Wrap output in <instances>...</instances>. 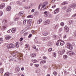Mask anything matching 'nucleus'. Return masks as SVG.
Instances as JSON below:
<instances>
[{
	"instance_id": "nucleus-15",
	"label": "nucleus",
	"mask_w": 76,
	"mask_h": 76,
	"mask_svg": "<svg viewBox=\"0 0 76 76\" xmlns=\"http://www.w3.org/2000/svg\"><path fill=\"white\" fill-rule=\"evenodd\" d=\"M12 33H15L16 32V28H13L11 31Z\"/></svg>"
},
{
	"instance_id": "nucleus-17",
	"label": "nucleus",
	"mask_w": 76,
	"mask_h": 76,
	"mask_svg": "<svg viewBox=\"0 0 76 76\" xmlns=\"http://www.w3.org/2000/svg\"><path fill=\"white\" fill-rule=\"evenodd\" d=\"M65 43V42H64L63 41H61V40H60V45L61 46H63V45H64Z\"/></svg>"
},
{
	"instance_id": "nucleus-39",
	"label": "nucleus",
	"mask_w": 76,
	"mask_h": 76,
	"mask_svg": "<svg viewBox=\"0 0 76 76\" xmlns=\"http://www.w3.org/2000/svg\"><path fill=\"white\" fill-rule=\"evenodd\" d=\"M43 4L45 6H47V4H48V2H45L43 3Z\"/></svg>"
},
{
	"instance_id": "nucleus-3",
	"label": "nucleus",
	"mask_w": 76,
	"mask_h": 76,
	"mask_svg": "<svg viewBox=\"0 0 76 76\" xmlns=\"http://www.w3.org/2000/svg\"><path fill=\"white\" fill-rule=\"evenodd\" d=\"M67 54L68 56H73V55H75V53L72 51H70L67 52Z\"/></svg>"
},
{
	"instance_id": "nucleus-42",
	"label": "nucleus",
	"mask_w": 76,
	"mask_h": 76,
	"mask_svg": "<svg viewBox=\"0 0 76 76\" xmlns=\"http://www.w3.org/2000/svg\"><path fill=\"white\" fill-rule=\"evenodd\" d=\"M58 19V17H56L55 18V20H57Z\"/></svg>"
},
{
	"instance_id": "nucleus-38",
	"label": "nucleus",
	"mask_w": 76,
	"mask_h": 76,
	"mask_svg": "<svg viewBox=\"0 0 76 76\" xmlns=\"http://www.w3.org/2000/svg\"><path fill=\"white\" fill-rule=\"evenodd\" d=\"M17 3L18 4H22V2L19 1H17Z\"/></svg>"
},
{
	"instance_id": "nucleus-43",
	"label": "nucleus",
	"mask_w": 76,
	"mask_h": 76,
	"mask_svg": "<svg viewBox=\"0 0 76 76\" xmlns=\"http://www.w3.org/2000/svg\"><path fill=\"white\" fill-rule=\"evenodd\" d=\"M73 22L72 20H70L69 21V23H73Z\"/></svg>"
},
{
	"instance_id": "nucleus-19",
	"label": "nucleus",
	"mask_w": 76,
	"mask_h": 76,
	"mask_svg": "<svg viewBox=\"0 0 76 76\" xmlns=\"http://www.w3.org/2000/svg\"><path fill=\"white\" fill-rule=\"evenodd\" d=\"M31 57L34 58L36 56V54L35 53H33L31 55Z\"/></svg>"
},
{
	"instance_id": "nucleus-61",
	"label": "nucleus",
	"mask_w": 76,
	"mask_h": 76,
	"mask_svg": "<svg viewBox=\"0 0 76 76\" xmlns=\"http://www.w3.org/2000/svg\"><path fill=\"white\" fill-rule=\"evenodd\" d=\"M33 48H34V49H35V48H36V46H33Z\"/></svg>"
},
{
	"instance_id": "nucleus-28",
	"label": "nucleus",
	"mask_w": 76,
	"mask_h": 76,
	"mask_svg": "<svg viewBox=\"0 0 76 76\" xmlns=\"http://www.w3.org/2000/svg\"><path fill=\"white\" fill-rule=\"evenodd\" d=\"M6 26H2V27L1 29L3 31H4V30H5V29H6Z\"/></svg>"
},
{
	"instance_id": "nucleus-51",
	"label": "nucleus",
	"mask_w": 76,
	"mask_h": 76,
	"mask_svg": "<svg viewBox=\"0 0 76 76\" xmlns=\"http://www.w3.org/2000/svg\"><path fill=\"white\" fill-rule=\"evenodd\" d=\"M66 36L67 35H66L64 34L63 36V38H66Z\"/></svg>"
},
{
	"instance_id": "nucleus-1",
	"label": "nucleus",
	"mask_w": 76,
	"mask_h": 76,
	"mask_svg": "<svg viewBox=\"0 0 76 76\" xmlns=\"http://www.w3.org/2000/svg\"><path fill=\"white\" fill-rule=\"evenodd\" d=\"M66 47L70 50H72L73 49V47L72 45L71 44L69 43H68L66 45Z\"/></svg>"
},
{
	"instance_id": "nucleus-11",
	"label": "nucleus",
	"mask_w": 76,
	"mask_h": 76,
	"mask_svg": "<svg viewBox=\"0 0 76 76\" xmlns=\"http://www.w3.org/2000/svg\"><path fill=\"white\" fill-rule=\"evenodd\" d=\"M4 6H5V4H2L0 5V9H3L4 7Z\"/></svg>"
},
{
	"instance_id": "nucleus-21",
	"label": "nucleus",
	"mask_w": 76,
	"mask_h": 76,
	"mask_svg": "<svg viewBox=\"0 0 76 76\" xmlns=\"http://www.w3.org/2000/svg\"><path fill=\"white\" fill-rule=\"evenodd\" d=\"M51 16V15L50 14V13H47L45 15V16L47 17H50Z\"/></svg>"
},
{
	"instance_id": "nucleus-27",
	"label": "nucleus",
	"mask_w": 76,
	"mask_h": 76,
	"mask_svg": "<svg viewBox=\"0 0 76 76\" xmlns=\"http://www.w3.org/2000/svg\"><path fill=\"white\" fill-rule=\"evenodd\" d=\"M29 47V45L28 44H26L25 45V48H28Z\"/></svg>"
},
{
	"instance_id": "nucleus-53",
	"label": "nucleus",
	"mask_w": 76,
	"mask_h": 76,
	"mask_svg": "<svg viewBox=\"0 0 76 76\" xmlns=\"http://www.w3.org/2000/svg\"><path fill=\"white\" fill-rule=\"evenodd\" d=\"M43 67L44 68V69H46V68H47V66L46 65H44L43 66Z\"/></svg>"
},
{
	"instance_id": "nucleus-16",
	"label": "nucleus",
	"mask_w": 76,
	"mask_h": 76,
	"mask_svg": "<svg viewBox=\"0 0 76 76\" xmlns=\"http://www.w3.org/2000/svg\"><path fill=\"white\" fill-rule=\"evenodd\" d=\"M6 10L8 12H9V11H10V10H11V7L10 6L8 7L7 8H6Z\"/></svg>"
},
{
	"instance_id": "nucleus-7",
	"label": "nucleus",
	"mask_w": 76,
	"mask_h": 76,
	"mask_svg": "<svg viewBox=\"0 0 76 76\" xmlns=\"http://www.w3.org/2000/svg\"><path fill=\"white\" fill-rule=\"evenodd\" d=\"M49 23H50V21L49 20H48L45 22L44 25H48V24H49Z\"/></svg>"
},
{
	"instance_id": "nucleus-63",
	"label": "nucleus",
	"mask_w": 76,
	"mask_h": 76,
	"mask_svg": "<svg viewBox=\"0 0 76 76\" xmlns=\"http://www.w3.org/2000/svg\"><path fill=\"white\" fill-rule=\"evenodd\" d=\"M20 41H22V40H23V38H21L20 39Z\"/></svg>"
},
{
	"instance_id": "nucleus-54",
	"label": "nucleus",
	"mask_w": 76,
	"mask_h": 76,
	"mask_svg": "<svg viewBox=\"0 0 76 76\" xmlns=\"http://www.w3.org/2000/svg\"><path fill=\"white\" fill-rule=\"evenodd\" d=\"M21 1L22 2H26V0H21Z\"/></svg>"
},
{
	"instance_id": "nucleus-56",
	"label": "nucleus",
	"mask_w": 76,
	"mask_h": 76,
	"mask_svg": "<svg viewBox=\"0 0 76 76\" xmlns=\"http://www.w3.org/2000/svg\"><path fill=\"white\" fill-rule=\"evenodd\" d=\"M35 66L36 67H38L39 66V65L38 64H36L35 65Z\"/></svg>"
},
{
	"instance_id": "nucleus-34",
	"label": "nucleus",
	"mask_w": 76,
	"mask_h": 76,
	"mask_svg": "<svg viewBox=\"0 0 76 76\" xmlns=\"http://www.w3.org/2000/svg\"><path fill=\"white\" fill-rule=\"evenodd\" d=\"M31 61H33V63H37V60H36L32 59L31 60Z\"/></svg>"
},
{
	"instance_id": "nucleus-55",
	"label": "nucleus",
	"mask_w": 76,
	"mask_h": 76,
	"mask_svg": "<svg viewBox=\"0 0 76 76\" xmlns=\"http://www.w3.org/2000/svg\"><path fill=\"white\" fill-rule=\"evenodd\" d=\"M62 28H60L59 30V32H61V31H62Z\"/></svg>"
},
{
	"instance_id": "nucleus-44",
	"label": "nucleus",
	"mask_w": 76,
	"mask_h": 76,
	"mask_svg": "<svg viewBox=\"0 0 76 76\" xmlns=\"http://www.w3.org/2000/svg\"><path fill=\"white\" fill-rule=\"evenodd\" d=\"M19 17H17V18H15V20H18V19H19Z\"/></svg>"
},
{
	"instance_id": "nucleus-32",
	"label": "nucleus",
	"mask_w": 76,
	"mask_h": 76,
	"mask_svg": "<svg viewBox=\"0 0 76 76\" xmlns=\"http://www.w3.org/2000/svg\"><path fill=\"white\" fill-rule=\"evenodd\" d=\"M11 46L12 48H14L15 47V45L12 43H11Z\"/></svg>"
},
{
	"instance_id": "nucleus-25",
	"label": "nucleus",
	"mask_w": 76,
	"mask_h": 76,
	"mask_svg": "<svg viewBox=\"0 0 76 76\" xmlns=\"http://www.w3.org/2000/svg\"><path fill=\"white\" fill-rule=\"evenodd\" d=\"M10 75V73L9 72H6L4 74V76H9Z\"/></svg>"
},
{
	"instance_id": "nucleus-36",
	"label": "nucleus",
	"mask_w": 76,
	"mask_h": 76,
	"mask_svg": "<svg viewBox=\"0 0 76 76\" xmlns=\"http://www.w3.org/2000/svg\"><path fill=\"white\" fill-rule=\"evenodd\" d=\"M67 55H65L64 56L63 58L64 59H66V58H67Z\"/></svg>"
},
{
	"instance_id": "nucleus-8",
	"label": "nucleus",
	"mask_w": 76,
	"mask_h": 76,
	"mask_svg": "<svg viewBox=\"0 0 76 76\" xmlns=\"http://www.w3.org/2000/svg\"><path fill=\"white\" fill-rule=\"evenodd\" d=\"M64 29L66 32H69V28L67 26H65L64 27Z\"/></svg>"
},
{
	"instance_id": "nucleus-35",
	"label": "nucleus",
	"mask_w": 76,
	"mask_h": 76,
	"mask_svg": "<svg viewBox=\"0 0 76 76\" xmlns=\"http://www.w3.org/2000/svg\"><path fill=\"white\" fill-rule=\"evenodd\" d=\"M3 14V12L2 11H0V16H1Z\"/></svg>"
},
{
	"instance_id": "nucleus-50",
	"label": "nucleus",
	"mask_w": 76,
	"mask_h": 76,
	"mask_svg": "<svg viewBox=\"0 0 76 76\" xmlns=\"http://www.w3.org/2000/svg\"><path fill=\"white\" fill-rule=\"evenodd\" d=\"M16 71V72H19V68H17L16 70H15Z\"/></svg>"
},
{
	"instance_id": "nucleus-4",
	"label": "nucleus",
	"mask_w": 76,
	"mask_h": 76,
	"mask_svg": "<svg viewBox=\"0 0 76 76\" xmlns=\"http://www.w3.org/2000/svg\"><path fill=\"white\" fill-rule=\"evenodd\" d=\"M32 24V20L28 19L27 20V25H28V26H31Z\"/></svg>"
},
{
	"instance_id": "nucleus-24",
	"label": "nucleus",
	"mask_w": 76,
	"mask_h": 76,
	"mask_svg": "<svg viewBox=\"0 0 76 76\" xmlns=\"http://www.w3.org/2000/svg\"><path fill=\"white\" fill-rule=\"evenodd\" d=\"M68 3L69 2H66V1L64 2L63 3H62L61 4V5L63 6L64 5H65V4H68Z\"/></svg>"
},
{
	"instance_id": "nucleus-46",
	"label": "nucleus",
	"mask_w": 76,
	"mask_h": 76,
	"mask_svg": "<svg viewBox=\"0 0 76 76\" xmlns=\"http://www.w3.org/2000/svg\"><path fill=\"white\" fill-rule=\"evenodd\" d=\"M52 37L54 38V39H56V36L55 35H53L52 36Z\"/></svg>"
},
{
	"instance_id": "nucleus-47",
	"label": "nucleus",
	"mask_w": 76,
	"mask_h": 76,
	"mask_svg": "<svg viewBox=\"0 0 76 76\" xmlns=\"http://www.w3.org/2000/svg\"><path fill=\"white\" fill-rule=\"evenodd\" d=\"M52 51V48H50L48 49V51L49 52H51Z\"/></svg>"
},
{
	"instance_id": "nucleus-64",
	"label": "nucleus",
	"mask_w": 76,
	"mask_h": 76,
	"mask_svg": "<svg viewBox=\"0 0 76 76\" xmlns=\"http://www.w3.org/2000/svg\"><path fill=\"white\" fill-rule=\"evenodd\" d=\"M75 16H76V14H75L74 15H72V17H75Z\"/></svg>"
},
{
	"instance_id": "nucleus-57",
	"label": "nucleus",
	"mask_w": 76,
	"mask_h": 76,
	"mask_svg": "<svg viewBox=\"0 0 76 76\" xmlns=\"http://www.w3.org/2000/svg\"><path fill=\"white\" fill-rule=\"evenodd\" d=\"M66 9V7H64L63 8V9L64 10H65V9Z\"/></svg>"
},
{
	"instance_id": "nucleus-30",
	"label": "nucleus",
	"mask_w": 76,
	"mask_h": 76,
	"mask_svg": "<svg viewBox=\"0 0 76 76\" xmlns=\"http://www.w3.org/2000/svg\"><path fill=\"white\" fill-rule=\"evenodd\" d=\"M4 72V70L3 68H1L0 69V72L1 73H3Z\"/></svg>"
},
{
	"instance_id": "nucleus-45",
	"label": "nucleus",
	"mask_w": 76,
	"mask_h": 76,
	"mask_svg": "<svg viewBox=\"0 0 76 76\" xmlns=\"http://www.w3.org/2000/svg\"><path fill=\"white\" fill-rule=\"evenodd\" d=\"M53 74L55 76H56L57 75V72H56L55 71L54 72H53Z\"/></svg>"
},
{
	"instance_id": "nucleus-52",
	"label": "nucleus",
	"mask_w": 76,
	"mask_h": 76,
	"mask_svg": "<svg viewBox=\"0 0 76 76\" xmlns=\"http://www.w3.org/2000/svg\"><path fill=\"white\" fill-rule=\"evenodd\" d=\"M56 53H54L53 54V56L54 57H56Z\"/></svg>"
},
{
	"instance_id": "nucleus-14",
	"label": "nucleus",
	"mask_w": 76,
	"mask_h": 76,
	"mask_svg": "<svg viewBox=\"0 0 76 76\" xmlns=\"http://www.w3.org/2000/svg\"><path fill=\"white\" fill-rule=\"evenodd\" d=\"M42 19L40 18L39 20H37V23H38V24H40V23L42 22Z\"/></svg>"
},
{
	"instance_id": "nucleus-2",
	"label": "nucleus",
	"mask_w": 76,
	"mask_h": 76,
	"mask_svg": "<svg viewBox=\"0 0 76 76\" xmlns=\"http://www.w3.org/2000/svg\"><path fill=\"white\" fill-rule=\"evenodd\" d=\"M10 60H12L13 61H16V60H18V58L13 56H11L10 57Z\"/></svg>"
},
{
	"instance_id": "nucleus-22",
	"label": "nucleus",
	"mask_w": 76,
	"mask_h": 76,
	"mask_svg": "<svg viewBox=\"0 0 76 76\" xmlns=\"http://www.w3.org/2000/svg\"><path fill=\"white\" fill-rule=\"evenodd\" d=\"M7 47L8 49L9 48H12L11 44L7 45Z\"/></svg>"
},
{
	"instance_id": "nucleus-18",
	"label": "nucleus",
	"mask_w": 76,
	"mask_h": 76,
	"mask_svg": "<svg viewBox=\"0 0 76 76\" xmlns=\"http://www.w3.org/2000/svg\"><path fill=\"white\" fill-rule=\"evenodd\" d=\"M48 33L47 31H44L42 32V34L43 35L45 36L48 35Z\"/></svg>"
},
{
	"instance_id": "nucleus-33",
	"label": "nucleus",
	"mask_w": 76,
	"mask_h": 76,
	"mask_svg": "<svg viewBox=\"0 0 76 76\" xmlns=\"http://www.w3.org/2000/svg\"><path fill=\"white\" fill-rule=\"evenodd\" d=\"M51 42H49L48 44V46H50V45H51Z\"/></svg>"
},
{
	"instance_id": "nucleus-62",
	"label": "nucleus",
	"mask_w": 76,
	"mask_h": 76,
	"mask_svg": "<svg viewBox=\"0 0 76 76\" xmlns=\"http://www.w3.org/2000/svg\"><path fill=\"white\" fill-rule=\"evenodd\" d=\"M45 6V5L44 4L43 5H42V8H44Z\"/></svg>"
},
{
	"instance_id": "nucleus-5",
	"label": "nucleus",
	"mask_w": 76,
	"mask_h": 76,
	"mask_svg": "<svg viewBox=\"0 0 76 76\" xmlns=\"http://www.w3.org/2000/svg\"><path fill=\"white\" fill-rule=\"evenodd\" d=\"M70 7L73 9H75V7H76V4H72L70 5Z\"/></svg>"
},
{
	"instance_id": "nucleus-31",
	"label": "nucleus",
	"mask_w": 76,
	"mask_h": 76,
	"mask_svg": "<svg viewBox=\"0 0 76 76\" xmlns=\"http://www.w3.org/2000/svg\"><path fill=\"white\" fill-rule=\"evenodd\" d=\"M26 19H25L23 21V24L24 25H26Z\"/></svg>"
},
{
	"instance_id": "nucleus-29",
	"label": "nucleus",
	"mask_w": 76,
	"mask_h": 76,
	"mask_svg": "<svg viewBox=\"0 0 76 76\" xmlns=\"http://www.w3.org/2000/svg\"><path fill=\"white\" fill-rule=\"evenodd\" d=\"M40 64L42 63V64H44V63H46V61L45 60L42 61L40 63Z\"/></svg>"
},
{
	"instance_id": "nucleus-41",
	"label": "nucleus",
	"mask_w": 76,
	"mask_h": 76,
	"mask_svg": "<svg viewBox=\"0 0 76 76\" xmlns=\"http://www.w3.org/2000/svg\"><path fill=\"white\" fill-rule=\"evenodd\" d=\"M12 56H16V53L14 52H12Z\"/></svg>"
},
{
	"instance_id": "nucleus-10",
	"label": "nucleus",
	"mask_w": 76,
	"mask_h": 76,
	"mask_svg": "<svg viewBox=\"0 0 76 76\" xmlns=\"http://www.w3.org/2000/svg\"><path fill=\"white\" fill-rule=\"evenodd\" d=\"M2 23L4 25L6 24H7V20H6V19H4L3 20Z\"/></svg>"
},
{
	"instance_id": "nucleus-58",
	"label": "nucleus",
	"mask_w": 76,
	"mask_h": 76,
	"mask_svg": "<svg viewBox=\"0 0 76 76\" xmlns=\"http://www.w3.org/2000/svg\"><path fill=\"white\" fill-rule=\"evenodd\" d=\"M28 7V8H30V7H32V4H31L30 5V7Z\"/></svg>"
},
{
	"instance_id": "nucleus-49",
	"label": "nucleus",
	"mask_w": 76,
	"mask_h": 76,
	"mask_svg": "<svg viewBox=\"0 0 76 76\" xmlns=\"http://www.w3.org/2000/svg\"><path fill=\"white\" fill-rule=\"evenodd\" d=\"M32 37V34H30L28 36V37L29 38H30L31 37Z\"/></svg>"
},
{
	"instance_id": "nucleus-12",
	"label": "nucleus",
	"mask_w": 76,
	"mask_h": 76,
	"mask_svg": "<svg viewBox=\"0 0 76 76\" xmlns=\"http://www.w3.org/2000/svg\"><path fill=\"white\" fill-rule=\"evenodd\" d=\"M12 38V36H7L6 37H5V39L7 40H9V39H10V38Z\"/></svg>"
},
{
	"instance_id": "nucleus-26",
	"label": "nucleus",
	"mask_w": 76,
	"mask_h": 76,
	"mask_svg": "<svg viewBox=\"0 0 76 76\" xmlns=\"http://www.w3.org/2000/svg\"><path fill=\"white\" fill-rule=\"evenodd\" d=\"M23 11H22L20 12L19 14H18V15H19V16H22V15H23Z\"/></svg>"
},
{
	"instance_id": "nucleus-9",
	"label": "nucleus",
	"mask_w": 76,
	"mask_h": 76,
	"mask_svg": "<svg viewBox=\"0 0 76 76\" xmlns=\"http://www.w3.org/2000/svg\"><path fill=\"white\" fill-rule=\"evenodd\" d=\"M43 41H48L49 40V37H44L42 38Z\"/></svg>"
},
{
	"instance_id": "nucleus-60",
	"label": "nucleus",
	"mask_w": 76,
	"mask_h": 76,
	"mask_svg": "<svg viewBox=\"0 0 76 76\" xmlns=\"http://www.w3.org/2000/svg\"><path fill=\"white\" fill-rule=\"evenodd\" d=\"M43 59H44V60L47 59V57L46 56H44Z\"/></svg>"
},
{
	"instance_id": "nucleus-37",
	"label": "nucleus",
	"mask_w": 76,
	"mask_h": 76,
	"mask_svg": "<svg viewBox=\"0 0 76 76\" xmlns=\"http://www.w3.org/2000/svg\"><path fill=\"white\" fill-rule=\"evenodd\" d=\"M71 11V10L69 8L66 10L67 12H70Z\"/></svg>"
},
{
	"instance_id": "nucleus-40",
	"label": "nucleus",
	"mask_w": 76,
	"mask_h": 76,
	"mask_svg": "<svg viewBox=\"0 0 76 76\" xmlns=\"http://www.w3.org/2000/svg\"><path fill=\"white\" fill-rule=\"evenodd\" d=\"M64 23H61V26H64Z\"/></svg>"
},
{
	"instance_id": "nucleus-6",
	"label": "nucleus",
	"mask_w": 76,
	"mask_h": 76,
	"mask_svg": "<svg viewBox=\"0 0 76 76\" xmlns=\"http://www.w3.org/2000/svg\"><path fill=\"white\" fill-rule=\"evenodd\" d=\"M64 52H65V50L63 49L62 50L59 52V54L60 55H62L64 53Z\"/></svg>"
},
{
	"instance_id": "nucleus-48",
	"label": "nucleus",
	"mask_w": 76,
	"mask_h": 76,
	"mask_svg": "<svg viewBox=\"0 0 76 76\" xmlns=\"http://www.w3.org/2000/svg\"><path fill=\"white\" fill-rule=\"evenodd\" d=\"M28 34V32H26L24 34V36H26Z\"/></svg>"
},
{
	"instance_id": "nucleus-13",
	"label": "nucleus",
	"mask_w": 76,
	"mask_h": 76,
	"mask_svg": "<svg viewBox=\"0 0 76 76\" xmlns=\"http://www.w3.org/2000/svg\"><path fill=\"white\" fill-rule=\"evenodd\" d=\"M19 44H20V43L19 42H17L15 43V47H16V48H18V47H19Z\"/></svg>"
},
{
	"instance_id": "nucleus-20",
	"label": "nucleus",
	"mask_w": 76,
	"mask_h": 76,
	"mask_svg": "<svg viewBox=\"0 0 76 76\" xmlns=\"http://www.w3.org/2000/svg\"><path fill=\"white\" fill-rule=\"evenodd\" d=\"M59 11V9L57 8V9H56V10L55 11L54 13V14H56V13H57V12H58Z\"/></svg>"
},
{
	"instance_id": "nucleus-23",
	"label": "nucleus",
	"mask_w": 76,
	"mask_h": 76,
	"mask_svg": "<svg viewBox=\"0 0 76 76\" xmlns=\"http://www.w3.org/2000/svg\"><path fill=\"white\" fill-rule=\"evenodd\" d=\"M60 40H59L58 41L56 44V45H60Z\"/></svg>"
},
{
	"instance_id": "nucleus-59",
	"label": "nucleus",
	"mask_w": 76,
	"mask_h": 76,
	"mask_svg": "<svg viewBox=\"0 0 76 76\" xmlns=\"http://www.w3.org/2000/svg\"><path fill=\"white\" fill-rule=\"evenodd\" d=\"M31 16H32L31 15H28L27 17V18H32Z\"/></svg>"
}]
</instances>
